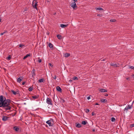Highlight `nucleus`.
Listing matches in <instances>:
<instances>
[{"label": "nucleus", "instance_id": "1", "mask_svg": "<svg viewBox=\"0 0 134 134\" xmlns=\"http://www.w3.org/2000/svg\"><path fill=\"white\" fill-rule=\"evenodd\" d=\"M11 100L10 99H6L5 97L2 95L0 96V103L5 104L7 103V104H10Z\"/></svg>", "mask_w": 134, "mask_h": 134}, {"label": "nucleus", "instance_id": "2", "mask_svg": "<svg viewBox=\"0 0 134 134\" xmlns=\"http://www.w3.org/2000/svg\"><path fill=\"white\" fill-rule=\"evenodd\" d=\"M2 107L3 108L5 109L6 111L8 110H10L11 108L12 107L10 104H7V103L5 104H0V107ZM5 112V111L3 112Z\"/></svg>", "mask_w": 134, "mask_h": 134}, {"label": "nucleus", "instance_id": "3", "mask_svg": "<svg viewBox=\"0 0 134 134\" xmlns=\"http://www.w3.org/2000/svg\"><path fill=\"white\" fill-rule=\"evenodd\" d=\"M38 2L35 0H34L33 1L32 3V5L33 8L37 10V3Z\"/></svg>", "mask_w": 134, "mask_h": 134}, {"label": "nucleus", "instance_id": "4", "mask_svg": "<svg viewBox=\"0 0 134 134\" xmlns=\"http://www.w3.org/2000/svg\"><path fill=\"white\" fill-rule=\"evenodd\" d=\"M52 101L50 99L48 98L47 99L46 102L48 104L51 105H52L53 104L52 103Z\"/></svg>", "mask_w": 134, "mask_h": 134}, {"label": "nucleus", "instance_id": "5", "mask_svg": "<svg viewBox=\"0 0 134 134\" xmlns=\"http://www.w3.org/2000/svg\"><path fill=\"white\" fill-rule=\"evenodd\" d=\"M51 120L52 121H53V119H51V120H49L47 121L46 122V123L48 124L49 126H52L53 125V124H52L51 123Z\"/></svg>", "mask_w": 134, "mask_h": 134}, {"label": "nucleus", "instance_id": "6", "mask_svg": "<svg viewBox=\"0 0 134 134\" xmlns=\"http://www.w3.org/2000/svg\"><path fill=\"white\" fill-rule=\"evenodd\" d=\"M9 118V117L7 116H3L2 118V120L4 121H5L8 120V119Z\"/></svg>", "mask_w": 134, "mask_h": 134}, {"label": "nucleus", "instance_id": "7", "mask_svg": "<svg viewBox=\"0 0 134 134\" xmlns=\"http://www.w3.org/2000/svg\"><path fill=\"white\" fill-rule=\"evenodd\" d=\"M57 90L59 92H62V90L61 88L59 86H57L56 87Z\"/></svg>", "mask_w": 134, "mask_h": 134}, {"label": "nucleus", "instance_id": "8", "mask_svg": "<svg viewBox=\"0 0 134 134\" xmlns=\"http://www.w3.org/2000/svg\"><path fill=\"white\" fill-rule=\"evenodd\" d=\"M35 72V70L34 69H33L31 71L32 76L33 77L35 76L36 75Z\"/></svg>", "mask_w": 134, "mask_h": 134}, {"label": "nucleus", "instance_id": "9", "mask_svg": "<svg viewBox=\"0 0 134 134\" xmlns=\"http://www.w3.org/2000/svg\"><path fill=\"white\" fill-rule=\"evenodd\" d=\"M11 91L13 93V94L14 95H16L17 94H18L19 93V91L18 90L16 92L14 91L13 90H11Z\"/></svg>", "mask_w": 134, "mask_h": 134}, {"label": "nucleus", "instance_id": "10", "mask_svg": "<svg viewBox=\"0 0 134 134\" xmlns=\"http://www.w3.org/2000/svg\"><path fill=\"white\" fill-rule=\"evenodd\" d=\"M132 106V105H129L127 107H126L125 108V110H127L128 109H130L131 108V107Z\"/></svg>", "mask_w": 134, "mask_h": 134}, {"label": "nucleus", "instance_id": "11", "mask_svg": "<svg viewBox=\"0 0 134 134\" xmlns=\"http://www.w3.org/2000/svg\"><path fill=\"white\" fill-rule=\"evenodd\" d=\"M110 65L114 67H118L119 65L116 63H111L110 64Z\"/></svg>", "mask_w": 134, "mask_h": 134}, {"label": "nucleus", "instance_id": "12", "mask_svg": "<svg viewBox=\"0 0 134 134\" xmlns=\"http://www.w3.org/2000/svg\"><path fill=\"white\" fill-rule=\"evenodd\" d=\"M13 129L16 131H18L19 130V128L16 126H15L13 127Z\"/></svg>", "mask_w": 134, "mask_h": 134}, {"label": "nucleus", "instance_id": "13", "mask_svg": "<svg viewBox=\"0 0 134 134\" xmlns=\"http://www.w3.org/2000/svg\"><path fill=\"white\" fill-rule=\"evenodd\" d=\"M68 25V24L65 25L63 24H61L60 25V26L62 28H64L66 27Z\"/></svg>", "mask_w": 134, "mask_h": 134}, {"label": "nucleus", "instance_id": "14", "mask_svg": "<svg viewBox=\"0 0 134 134\" xmlns=\"http://www.w3.org/2000/svg\"><path fill=\"white\" fill-rule=\"evenodd\" d=\"M22 77H21L20 76L18 78L17 80V81L18 82L20 83L22 80L21 79Z\"/></svg>", "mask_w": 134, "mask_h": 134}, {"label": "nucleus", "instance_id": "15", "mask_svg": "<svg viewBox=\"0 0 134 134\" xmlns=\"http://www.w3.org/2000/svg\"><path fill=\"white\" fill-rule=\"evenodd\" d=\"M30 55H31L30 53L29 54H27V55H26L23 58V59L24 60L25 59H26V58L28 57H30Z\"/></svg>", "mask_w": 134, "mask_h": 134}, {"label": "nucleus", "instance_id": "16", "mask_svg": "<svg viewBox=\"0 0 134 134\" xmlns=\"http://www.w3.org/2000/svg\"><path fill=\"white\" fill-rule=\"evenodd\" d=\"M32 98L34 99H36L38 98L39 96L38 95L36 96H32Z\"/></svg>", "mask_w": 134, "mask_h": 134}, {"label": "nucleus", "instance_id": "17", "mask_svg": "<svg viewBox=\"0 0 134 134\" xmlns=\"http://www.w3.org/2000/svg\"><path fill=\"white\" fill-rule=\"evenodd\" d=\"M100 101L102 102L105 103L107 102V100L106 99H100Z\"/></svg>", "mask_w": 134, "mask_h": 134}, {"label": "nucleus", "instance_id": "18", "mask_svg": "<svg viewBox=\"0 0 134 134\" xmlns=\"http://www.w3.org/2000/svg\"><path fill=\"white\" fill-rule=\"evenodd\" d=\"M55 99L56 100V101L55 100L54 98V97H53V100L54 102H55V103H57V102L58 101L59 99L58 98V97H57L55 98Z\"/></svg>", "mask_w": 134, "mask_h": 134}, {"label": "nucleus", "instance_id": "19", "mask_svg": "<svg viewBox=\"0 0 134 134\" xmlns=\"http://www.w3.org/2000/svg\"><path fill=\"white\" fill-rule=\"evenodd\" d=\"M81 125L79 123L77 124L76 126L77 128L81 127Z\"/></svg>", "mask_w": 134, "mask_h": 134}, {"label": "nucleus", "instance_id": "20", "mask_svg": "<svg viewBox=\"0 0 134 134\" xmlns=\"http://www.w3.org/2000/svg\"><path fill=\"white\" fill-rule=\"evenodd\" d=\"M100 91L102 92H107V91L105 89H101L100 90Z\"/></svg>", "mask_w": 134, "mask_h": 134}, {"label": "nucleus", "instance_id": "21", "mask_svg": "<svg viewBox=\"0 0 134 134\" xmlns=\"http://www.w3.org/2000/svg\"><path fill=\"white\" fill-rule=\"evenodd\" d=\"M48 46L51 48H53V45L51 43H49Z\"/></svg>", "mask_w": 134, "mask_h": 134}, {"label": "nucleus", "instance_id": "22", "mask_svg": "<svg viewBox=\"0 0 134 134\" xmlns=\"http://www.w3.org/2000/svg\"><path fill=\"white\" fill-rule=\"evenodd\" d=\"M87 121H82V124L84 125H86L87 124Z\"/></svg>", "mask_w": 134, "mask_h": 134}, {"label": "nucleus", "instance_id": "23", "mask_svg": "<svg viewBox=\"0 0 134 134\" xmlns=\"http://www.w3.org/2000/svg\"><path fill=\"white\" fill-rule=\"evenodd\" d=\"M11 55H9L8 57H7L6 59L8 60H9L11 59Z\"/></svg>", "mask_w": 134, "mask_h": 134}, {"label": "nucleus", "instance_id": "24", "mask_svg": "<svg viewBox=\"0 0 134 134\" xmlns=\"http://www.w3.org/2000/svg\"><path fill=\"white\" fill-rule=\"evenodd\" d=\"M70 55V53H66L65 54V57H68Z\"/></svg>", "mask_w": 134, "mask_h": 134}, {"label": "nucleus", "instance_id": "25", "mask_svg": "<svg viewBox=\"0 0 134 134\" xmlns=\"http://www.w3.org/2000/svg\"><path fill=\"white\" fill-rule=\"evenodd\" d=\"M44 81V79H39L38 80V81L39 82H43Z\"/></svg>", "mask_w": 134, "mask_h": 134}, {"label": "nucleus", "instance_id": "26", "mask_svg": "<svg viewBox=\"0 0 134 134\" xmlns=\"http://www.w3.org/2000/svg\"><path fill=\"white\" fill-rule=\"evenodd\" d=\"M60 98V102L61 103H64L65 102V100L64 99L62 98Z\"/></svg>", "mask_w": 134, "mask_h": 134}, {"label": "nucleus", "instance_id": "27", "mask_svg": "<svg viewBox=\"0 0 134 134\" xmlns=\"http://www.w3.org/2000/svg\"><path fill=\"white\" fill-rule=\"evenodd\" d=\"M96 10H103V9L101 8H96Z\"/></svg>", "mask_w": 134, "mask_h": 134}, {"label": "nucleus", "instance_id": "28", "mask_svg": "<svg viewBox=\"0 0 134 134\" xmlns=\"http://www.w3.org/2000/svg\"><path fill=\"white\" fill-rule=\"evenodd\" d=\"M57 38L59 39H61V37L62 36L60 35H58L57 36Z\"/></svg>", "mask_w": 134, "mask_h": 134}, {"label": "nucleus", "instance_id": "29", "mask_svg": "<svg viewBox=\"0 0 134 134\" xmlns=\"http://www.w3.org/2000/svg\"><path fill=\"white\" fill-rule=\"evenodd\" d=\"M33 90V87L31 86L28 89L29 91H32Z\"/></svg>", "mask_w": 134, "mask_h": 134}, {"label": "nucleus", "instance_id": "30", "mask_svg": "<svg viewBox=\"0 0 134 134\" xmlns=\"http://www.w3.org/2000/svg\"><path fill=\"white\" fill-rule=\"evenodd\" d=\"M115 119L114 117H112L111 118V120L112 122H114L115 121Z\"/></svg>", "mask_w": 134, "mask_h": 134}, {"label": "nucleus", "instance_id": "31", "mask_svg": "<svg viewBox=\"0 0 134 134\" xmlns=\"http://www.w3.org/2000/svg\"><path fill=\"white\" fill-rule=\"evenodd\" d=\"M110 22H115L116 21V20L115 19H110Z\"/></svg>", "mask_w": 134, "mask_h": 134}, {"label": "nucleus", "instance_id": "32", "mask_svg": "<svg viewBox=\"0 0 134 134\" xmlns=\"http://www.w3.org/2000/svg\"><path fill=\"white\" fill-rule=\"evenodd\" d=\"M25 45L23 44H20L19 45V47L21 48H22L23 46H24Z\"/></svg>", "mask_w": 134, "mask_h": 134}, {"label": "nucleus", "instance_id": "33", "mask_svg": "<svg viewBox=\"0 0 134 134\" xmlns=\"http://www.w3.org/2000/svg\"><path fill=\"white\" fill-rule=\"evenodd\" d=\"M90 111V110H89V109H86V110H85V112L87 113H88V112H89Z\"/></svg>", "mask_w": 134, "mask_h": 134}, {"label": "nucleus", "instance_id": "34", "mask_svg": "<svg viewBox=\"0 0 134 134\" xmlns=\"http://www.w3.org/2000/svg\"><path fill=\"white\" fill-rule=\"evenodd\" d=\"M72 79L73 80H78L77 77L76 76L74 77H73Z\"/></svg>", "mask_w": 134, "mask_h": 134}, {"label": "nucleus", "instance_id": "35", "mask_svg": "<svg viewBox=\"0 0 134 134\" xmlns=\"http://www.w3.org/2000/svg\"><path fill=\"white\" fill-rule=\"evenodd\" d=\"M129 68L131 69L134 70V67L132 66H130Z\"/></svg>", "mask_w": 134, "mask_h": 134}, {"label": "nucleus", "instance_id": "36", "mask_svg": "<svg viewBox=\"0 0 134 134\" xmlns=\"http://www.w3.org/2000/svg\"><path fill=\"white\" fill-rule=\"evenodd\" d=\"M52 77H53V79H56V76L55 75H54V77H53L52 76Z\"/></svg>", "mask_w": 134, "mask_h": 134}, {"label": "nucleus", "instance_id": "37", "mask_svg": "<svg viewBox=\"0 0 134 134\" xmlns=\"http://www.w3.org/2000/svg\"><path fill=\"white\" fill-rule=\"evenodd\" d=\"M130 126L131 127H134V124H131L130 125Z\"/></svg>", "mask_w": 134, "mask_h": 134}, {"label": "nucleus", "instance_id": "38", "mask_svg": "<svg viewBox=\"0 0 134 134\" xmlns=\"http://www.w3.org/2000/svg\"><path fill=\"white\" fill-rule=\"evenodd\" d=\"M96 115V114L94 113V112H92V116L95 115Z\"/></svg>", "mask_w": 134, "mask_h": 134}, {"label": "nucleus", "instance_id": "39", "mask_svg": "<svg viewBox=\"0 0 134 134\" xmlns=\"http://www.w3.org/2000/svg\"><path fill=\"white\" fill-rule=\"evenodd\" d=\"M49 65L50 66H51L52 67H53V65H52V64L51 63H49Z\"/></svg>", "mask_w": 134, "mask_h": 134}, {"label": "nucleus", "instance_id": "40", "mask_svg": "<svg viewBox=\"0 0 134 134\" xmlns=\"http://www.w3.org/2000/svg\"><path fill=\"white\" fill-rule=\"evenodd\" d=\"M27 8H25L24 10H23V12H24L25 11H27Z\"/></svg>", "mask_w": 134, "mask_h": 134}, {"label": "nucleus", "instance_id": "41", "mask_svg": "<svg viewBox=\"0 0 134 134\" xmlns=\"http://www.w3.org/2000/svg\"><path fill=\"white\" fill-rule=\"evenodd\" d=\"M102 14H98L97 15V16H98L101 17L102 16Z\"/></svg>", "mask_w": 134, "mask_h": 134}, {"label": "nucleus", "instance_id": "42", "mask_svg": "<svg viewBox=\"0 0 134 134\" xmlns=\"http://www.w3.org/2000/svg\"><path fill=\"white\" fill-rule=\"evenodd\" d=\"M38 62H39V63H41V62H42V60H41V59H40V60H38Z\"/></svg>", "mask_w": 134, "mask_h": 134}, {"label": "nucleus", "instance_id": "43", "mask_svg": "<svg viewBox=\"0 0 134 134\" xmlns=\"http://www.w3.org/2000/svg\"><path fill=\"white\" fill-rule=\"evenodd\" d=\"M126 79L127 80H130V79L129 77H127L126 78Z\"/></svg>", "mask_w": 134, "mask_h": 134}, {"label": "nucleus", "instance_id": "44", "mask_svg": "<svg viewBox=\"0 0 134 134\" xmlns=\"http://www.w3.org/2000/svg\"><path fill=\"white\" fill-rule=\"evenodd\" d=\"M49 32L48 31H47V33H46V34L47 35H49Z\"/></svg>", "mask_w": 134, "mask_h": 134}, {"label": "nucleus", "instance_id": "45", "mask_svg": "<svg viewBox=\"0 0 134 134\" xmlns=\"http://www.w3.org/2000/svg\"><path fill=\"white\" fill-rule=\"evenodd\" d=\"M25 82H23L22 83V85H24L25 84Z\"/></svg>", "mask_w": 134, "mask_h": 134}, {"label": "nucleus", "instance_id": "46", "mask_svg": "<svg viewBox=\"0 0 134 134\" xmlns=\"http://www.w3.org/2000/svg\"><path fill=\"white\" fill-rule=\"evenodd\" d=\"M90 96H89L88 97H87V99L88 100H89L90 99Z\"/></svg>", "mask_w": 134, "mask_h": 134}, {"label": "nucleus", "instance_id": "47", "mask_svg": "<svg viewBox=\"0 0 134 134\" xmlns=\"http://www.w3.org/2000/svg\"><path fill=\"white\" fill-rule=\"evenodd\" d=\"M94 105H99V104L98 103H96Z\"/></svg>", "mask_w": 134, "mask_h": 134}, {"label": "nucleus", "instance_id": "48", "mask_svg": "<svg viewBox=\"0 0 134 134\" xmlns=\"http://www.w3.org/2000/svg\"><path fill=\"white\" fill-rule=\"evenodd\" d=\"M108 96V94H106L104 95V96Z\"/></svg>", "mask_w": 134, "mask_h": 134}, {"label": "nucleus", "instance_id": "49", "mask_svg": "<svg viewBox=\"0 0 134 134\" xmlns=\"http://www.w3.org/2000/svg\"><path fill=\"white\" fill-rule=\"evenodd\" d=\"M93 132H95V130L94 129H93L92 130Z\"/></svg>", "mask_w": 134, "mask_h": 134}, {"label": "nucleus", "instance_id": "50", "mask_svg": "<svg viewBox=\"0 0 134 134\" xmlns=\"http://www.w3.org/2000/svg\"><path fill=\"white\" fill-rule=\"evenodd\" d=\"M0 35H3V33H1Z\"/></svg>", "mask_w": 134, "mask_h": 134}, {"label": "nucleus", "instance_id": "51", "mask_svg": "<svg viewBox=\"0 0 134 134\" xmlns=\"http://www.w3.org/2000/svg\"><path fill=\"white\" fill-rule=\"evenodd\" d=\"M131 76L134 78V74H133L131 75Z\"/></svg>", "mask_w": 134, "mask_h": 134}, {"label": "nucleus", "instance_id": "52", "mask_svg": "<svg viewBox=\"0 0 134 134\" xmlns=\"http://www.w3.org/2000/svg\"><path fill=\"white\" fill-rule=\"evenodd\" d=\"M72 81V80H69V82H71Z\"/></svg>", "mask_w": 134, "mask_h": 134}, {"label": "nucleus", "instance_id": "53", "mask_svg": "<svg viewBox=\"0 0 134 134\" xmlns=\"http://www.w3.org/2000/svg\"><path fill=\"white\" fill-rule=\"evenodd\" d=\"M5 33V32H4L3 33V34H4V33Z\"/></svg>", "mask_w": 134, "mask_h": 134}, {"label": "nucleus", "instance_id": "54", "mask_svg": "<svg viewBox=\"0 0 134 134\" xmlns=\"http://www.w3.org/2000/svg\"><path fill=\"white\" fill-rule=\"evenodd\" d=\"M1 18H0V22H1Z\"/></svg>", "mask_w": 134, "mask_h": 134}, {"label": "nucleus", "instance_id": "55", "mask_svg": "<svg viewBox=\"0 0 134 134\" xmlns=\"http://www.w3.org/2000/svg\"><path fill=\"white\" fill-rule=\"evenodd\" d=\"M56 13H55L54 14V15H55L56 14Z\"/></svg>", "mask_w": 134, "mask_h": 134}, {"label": "nucleus", "instance_id": "56", "mask_svg": "<svg viewBox=\"0 0 134 134\" xmlns=\"http://www.w3.org/2000/svg\"><path fill=\"white\" fill-rule=\"evenodd\" d=\"M102 61H104L105 60L104 59H103L102 60Z\"/></svg>", "mask_w": 134, "mask_h": 134}]
</instances>
